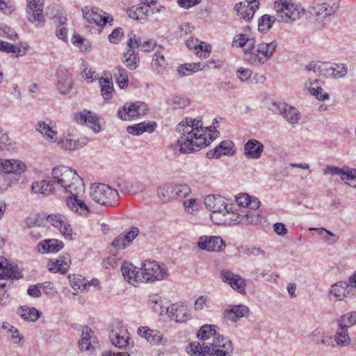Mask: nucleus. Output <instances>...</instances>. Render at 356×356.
Returning <instances> with one entry per match:
<instances>
[{"instance_id": "nucleus-8", "label": "nucleus", "mask_w": 356, "mask_h": 356, "mask_svg": "<svg viewBox=\"0 0 356 356\" xmlns=\"http://www.w3.org/2000/svg\"><path fill=\"white\" fill-rule=\"evenodd\" d=\"M276 47L275 41L260 43L257 45L256 53L250 54L246 60L254 66L263 65L270 59Z\"/></svg>"}, {"instance_id": "nucleus-52", "label": "nucleus", "mask_w": 356, "mask_h": 356, "mask_svg": "<svg viewBox=\"0 0 356 356\" xmlns=\"http://www.w3.org/2000/svg\"><path fill=\"white\" fill-rule=\"evenodd\" d=\"M152 67L158 74H162L167 65L164 56L161 52H156L152 59Z\"/></svg>"}, {"instance_id": "nucleus-51", "label": "nucleus", "mask_w": 356, "mask_h": 356, "mask_svg": "<svg viewBox=\"0 0 356 356\" xmlns=\"http://www.w3.org/2000/svg\"><path fill=\"white\" fill-rule=\"evenodd\" d=\"M139 58L135 49H127V51L124 54V63L126 66L130 70H135L138 67Z\"/></svg>"}, {"instance_id": "nucleus-63", "label": "nucleus", "mask_w": 356, "mask_h": 356, "mask_svg": "<svg viewBox=\"0 0 356 356\" xmlns=\"http://www.w3.org/2000/svg\"><path fill=\"white\" fill-rule=\"evenodd\" d=\"M139 234V229L136 227H131L129 231L122 233L124 239L129 245Z\"/></svg>"}, {"instance_id": "nucleus-38", "label": "nucleus", "mask_w": 356, "mask_h": 356, "mask_svg": "<svg viewBox=\"0 0 356 356\" xmlns=\"http://www.w3.org/2000/svg\"><path fill=\"white\" fill-rule=\"evenodd\" d=\"M305 89L316 99L323 101L329 99V95L326 92L323 93V89L320 85L319 81L316 79H309L305 84Z\"/></svg>"}, {"instance_id": "nucleus-17", "label": "nucleus", "mask_w": 356, "mask_h": 356, "mask_svg": "<svg viewBox=\"0 0 356 356\" xmlns=\"http://www.w3.org/2000/svg\"><path fill=\"white\" fill-rule=\"evenodd\" d=\"M138 334L145 338L147 341L153 346H163L167 342V339L163 337L161 332L150 329L147 326H141L137 330Z\"/></svg>"}, {"instance_id": "nucleus-48", "label": "nucleus", "mask_w": 356, "mask_h": 356, "mask_svg": "<svg viewBox=\"0 0 356 356\" xmlns=\"http://www.w3.org/2000/svg\"><path fill=\"white\" fill-rule=\"evenodd\" d=\"M158 195L159 199L167 202L174 198V184H165L158 188Z\"/></svg>"}, {"instance_id": "nucleus-6", "label": "nucleus", "mask_w": 356, "mask_h": 356, "mask_svg": "<svg viewBox=\"0 0 356 356\" xmlns=\"http://www.w3.org/2000/svg\"><path fill=\"white\" fill-rule=\"evenodd\" d=\"M340 0H316L309 10L312 22H322L325 17L335 13L339 8Z\"/></svg>"}, {"instance_id": "nucleus-47", "label": "nucleus", "mask_w": 356, "mask_h": 356, "mask_svg": "<svg viewBox=\"0 0 356 356\" xmlns=\"http://www.w3.org/2000/svg\"><path fill=\"white\" fill-rule=\"evenodd\" d=\"M17 314L24 321L34 322L40 316L39 312L35 307H21L17 310Z\"/></svg>"}, {"instance_id": "nucleus-14", "label": "nucleus", "mask_w": 356, "mask_h": 356, "mask_svg": "<svg viewBox=\"0 0 356 356\" xmlns=\"http://www.w3.org/2000/svg\"><path fill=\"white\" fill-rule=\"evenodd\" d=\"M26 17L31 23L37 27L44 26L45 18L43 15V5L40 3V0L27 1Z\"/></svg>"}, {"instance_id": "nucleus-12", "label": "nucleus", "mask_w": 356, "mask_h": 356, "mask_svg": "<svg viewBox=\"0 0 356 356\" xmlns=\"http://www.w3.org/2000/svg\"><path fill=\"white\" fill-rule=\"evenodd\" d=\"M147 110V106L145 103H127L119 108L118 116L123 120H131L144 115Z\"/></svg>"}, {"instance_id": "nucleus-49", "label": "nucleus", "mask_w": 356, "mask_h": 356, "mask_svg": "<svg viewBox=\"0 0 356 356\" xmlns=\"http://www.w3.org/2000/svg\"><path fill=\"white\" fill-rule=\"evenodd\" d=\"M99 83L103 98L104 99H110L112 97V93L114 90L112 79L101 78Z\"/></svg>"}, {"instance_id": "nucleus-18", "label": "nucleus", "mask_w": 356, "mask_h": 356, "mask_svg": "<svg viewBox=\"0 0 356 356\" xmlns=\"http://www.w3.org/2000/svg\"><path fill=\"white\" fill-rule=\"evenodd\" d=\"M197 246L201 250L209 252H220L222 248L225 247V244L222 238L220 236H203L199 238Z\"/></svg>"}, {"instance_id": "nucleus-41", "label": "nucleus", "mask_w": 356, "mask_h": 356, "mask_svg": "<svg viewBox=\"0 0 356 356\" xmlns=\"http://www.w3.org/2000/svg\"><path fill=\"white\" fill-rule=\"evenodd\" d=\"M149 7L143 2L139 6H133L127 10L129 17L139 20L145 19L149 15Z\"/></svg>"}, {"instance_id": "nucleus-27", "label": "nucleus", "mask_w": 356, "mask_h": 356, "mask_svg": "<svg viewBox=\"0 0 356 356\" xmlns=\"http://www.w3.org/2000/svg\"><path fill=\"white\" fill-rule=\"evenodd\" d=\"M234 144L231 140H224L221 142L213 149L207 153V156L209 159H219L222 155H233Z\"/></svg>"}, {"instance_id": "nucleus-53", "label": "nucleus", "mask_w": 356, "mask_h": 356, "mask_svg": "<svg viewBox=\"0 0 356 356\" xmlns=\"http://www.w3.org/2000/svg\"><path fill=\"white\" fill-rule=\"evenodd\" d=\"M113 76L119 88L124 89L128 86V75L125 69L119 67L114 70Z\"/></svg>"}, {"instance_id": "nucleus-42", "label": "nucleus", "mask_w": 356, "mask_h": 356, "mask_svg": "<svg viewBox=\"0 0 356 356\" xmlns=\"http://www.w3.org/2000/svg\"><path fill=\"white\" fill-rule=\"evenodd\" d=\"M31 189L35 193L48 196L54 192V185L52 181L42 180L33 182Z\"/></svg>"}, {"instance_id": "nucleus-30", "label": "nucleus", "mask_w": 356, "mask_h": 356, "mask_svg": "<svg viewBox=\"0 0 356 356\" xmlns=\"http://www.w3.org/2000/svg\"><path fill=\"white\" fill-rule=\"evenodd\" d=\"M26 170V165L18 160L0 159V171L19 175Z\"/></svg>"}, {"instance_id": "nucleus-56", "label": "nucleus", "mask_w": 356, "mask_h": 356, "mask_svg": "<svg viewBox=\"0 0 356 356\" xmlns=\"http://www.w3.org/2000/svg\"><path fill=\"white\" fill-rule=\"evenodd\" d=\"M337 324L344 325L348 329L356 324V311L340 316L337 320Z\"/></svg>"}, {"instance_id": "nucleus-7", "label": "nucleus", "mask_w": 356, "mask_h": 356, "mask_svg": "<svg viewBox=\"0 0 356 356\" xmlns=\"http://www.w3.org/2000/svg\"><path fill=\"white\" fill-rule=\"evenodd\" d=\"M143 279L145 282H153L165 279L168 275V268L164 264H159L154 260H145L140 268Z\"/></svg>"}, {"instance_id": "nucleus-4", "label": "nucleus", "mask_w": 356, "mask_h": 356, "mask_svg": "<svg viewBox=\"0 0 356 356\" xmlns=\"http://www.w3.org/2000/svg\"><path fill=\"white\" fill-rule=\"evenodd\" d=\"M276 19L279 22L291 23L299 19L305 14V9L295 4L291 0L275 1Z\"/></svg>"}, {"instance_id": "nucleus-3", "label": "nucleus", "mask_w": 356, "mask_h": 356, "mask_svg": "<svg viewBox=\"0 0 356 356\" xmlns=\"http://www.w3.org/2000/svg\"><path fill=\"white\" fill-rule=\"evenodd\" d=\"M52 182L63 188L72 195L81 194L85 191L83 179L71 168L60 165L52 170Z\"/></svg>"}, {"instance_id": "nucleus-34", "label": "nucleus", "mask_w": 356, "mask_h": 356, "mask_svg": "<svg viewBox=\"0 0 356 356\" xmlns=\"http://www.w3.org/2000/svg\"><path fill=\"white\" fill-rule=\"evenodd\" d=\"M64 245L61 241L58 239H45L38 243L37 248L39 252L56 253L63 248Z\"/></svg>"}, {"instance_id": "nucleus-45", "label": "nucleus", "mask_w": 356, "mask_h": 356, "mask_svg": "<svg viewBox=\"0 0 356 356\" xmlns=\"http://www.w3.org/2000/svg\"><path fill=\"white\" fill-rule=\"evenodd\" d=\"M121 191L135 194L143 192L145 189V185L140 181H129L122 180L119 184Z\"/></svg>"}, {"instance_id": "nucleus-44", "label": "nucleus", "mask_w": 356, "mask_h": 356, "mask_svg": "<svg viewBox=\"0 0 356 356\" xmlns=\"http://www.w3.org/2000/svg\"><path fill=\"white\" fill-rule=\"evenodd\" d=\"M209 63H214V60H209L207 65L202 63H185L177 69V74L180 76H188L191 73L195 72L198 70L204 69L206 66H209Z\"/></svg>"}, {"instance_id": "nucleus-22", "label": "nucleus", "mask_w": 356, "mask_h": 356, "mask_svg": "<svg viewBox=\"0 0 356 356\" xmlns=\"http://www.w3.org/2000/svg\"><path fill=\"white\" fill-rule=\"evenodd\" d=\"M168 316L176 322L184 323L191 318L188 309L182 304H172L166 309Z\"/></svg>"}, {"instance_id": "nucleus-2", "label": "nucleus", "mask_w": 356, "mask_h": 356, "mask_svg": "<svg viewBox=\"0 0 356 356\" xmlns=\"http://www.w3.org/2000/svg\"><path fill=\"white\" fill-rule=\"evenodd\" d=\"M233 351L232 341L220 334L211 343H191L187 346V352L197 356H232Z\"/></svg>"}, {"instance_id": "nucleus-5", "label": "nucleus", "mask_w": 356, "mask_h": 356, "mask_svg": "<svg viewBox=\"0 0 356 356\" xmlns=\"http://www.w3.org/2000/svg\"><path fill=\"white\" fill-rule=\"evenodd\" d=\"M90 195L95 202L102 205L115 207L119 204L118 192L104 184H92L90 188Z\"/></svg>"}, {"instance_id": "nucleus-40", "label": "nucleus", "mask_w": 356, "mask_h": 356, "mask_svg": "<svg viewBox=\"0 0 356 356\" xmlns=\"http://www.w3.org/2000/svg\"><path fill=\"white\" fill-rule=\"evenodd\" d=\"M92 333V332L89 327H83L81 334V341L79 343V348L81 351H89L95 348L92 343L96 341L97 338L93 337L91 334Z\"/></svg>"}, {"instance_id": "nucleus-9", "label": "nucleus", "mask_w": 356, "mask_h": 356, "mask_svg": "<svg viewBox=\"0 0 356 356\" xmlns=\"http://www.w3.org/2000/svg\"><path fill=\"white\" fill-rule=\"evenodd\" d=\"M204 204L207 209L212 212L210 216L211 220L216 224L222 216L226 213V204L225 199L218 195H209L204 197Z\"/></svg>"}, {"instance_id": "nucleus-59", "label": "nucleus", "mask_w": 356, "mask_h": 356, "mask_svg": "<svg viewBox=\"0 0 356 356\" xmlns=\"http://www.w3.org/2000/svg\"><path fill=\"white\" fill-rule=\"evenodd\" d=\"M2 328L7 330V332L11 334V338L13 339L15 344L19 345L21 343L23 337L19 335L17 328L7 322L3 323Z\"/></svg>"}, {"instance_id": "nucleus-21", "label": "nucleus", "mask_w": 356, "mask_h": 356, "mask_svg": "<svg viewBox=\"0 0 356 356\" xmlns=\"http://www.w3.org/2000/svg\"><path fill=\"white\" fill-rule=\"evenodd\" d=\"M76 121L81 124H86L95 133L99 132L101 126L99 122V118L91 111H83L75 115Z\"/></svg>"}, {"instance_id": "nucleus-26", "label": "nucleus", "mask_w": 356, "mask_h": 356, "mask_svg": "<svg viewBox=\"0 0 356 356\" xmlns=\"http://www.w3.org/2000/svg\"><path fill=\"white\" fill-rule=\"evenodd\" d=\"M264 146L259 140L252 138L244 145V155L249 159H259L264 152Z\"/></svg>"}, {"instance_id": "nucleus-61", "label": "nucleus", "mask_w": 356, "mask_h": 356, "mask_svg": "<svg viewBox=\"0 0 356 356\" xmlns=\"http://www.w3.org/2000/svg\"><path fill=\"white\" fill-rule=\"evenodd\" d=\"M191 188L187 184H174V198H184L191 193Z\"/></svg>"}, {"instance_id": "nucleus-28", "label": "nucleus", "mask_w": 356, "mask_h": 356, "mask_svg": "<svg viewBox=\"0 0 356 356\" xmlns=\"http://www.w3.org/2000/svg\"><path fill=\"white\" fill-rule=\"evenodd\" d=\"M244 211L235 212L232 209V205H227L226 213H222V216L216 220V225H226L231 223H243Z\"/></svg>"}, {"instance_id": "nucleus-32", "label": "nucleus", "mask_w": 356, "mask_h": 356, "mask_svg": "<svg viewBox=\"0 0 356 356\" xmlns=\"http://www.w3.org/2000/svg\"><path fill=\"white\" fill-rule=\"evenodd\" d=\"M309 339L314 344H321L330 347L333 346V344L331 343L332 336L327 335L325 330L321 327H318L314 330L309 335Z\"/></svg>"}, {"instance_id": "nucleus-43", "label": "nucleus", "mask_w": 356, "mask_h": 356, "mask_svg": "<svg viewBox=\"0 0 356 356\" xmlns=\"http://www.w3.org/2000/svg\"><path fill=\"white\" fill-rule=\"evenodd\" d=\"M237 204L242 207H250L253 210L260 206V201L257 197H251L247 193H241L235 197Z\"/></svg>"}, {"instance_id": "nucleus-16", "label": "nucleus", "mask_w": 356, "mask_h": 356, "mask_svg": "<svg viewBox=\"0 0 356 356\" xmlns=\"http://www.w3.org/2000/svg\"><path fill=\"white\" fill-rule=\"evenodd\" d=\"M52 226L59 230L60 234L67 240H72V229L67 218L60 214H51L47 218Z\"/></svg>"}, {"instance_id": "nucleus-1", "label": "nucleus", "mask_w": 356, "mask_h": 356, "mask_svg": "<svg viewBox=\"0 0 356 356\" xmlns=\"http://www.w3.org/2000/svg\"><path fill=\"white\" fill-rule=\"evenodd\" d=\"M177 131L181 136L171 147L181 154L199 151L209 145L218 134L215 127H203L200 120L188 118L177 125Z\"/></svg>"}, {"instance_id": "nucleus-50", "label": "nucleus", "mask_w": 356, "mask_h": 356, "mask_svg": "<svg viewBox=\"0 0 356 356\" xmlns=\"http://www.w3.org/2000/svg\"><path fill=\"white\" fill-rule=\"evenodd\" d=\"M54 22L58 24L56 34V36L65 40L67 38V30L65 27L67 17L65 16H55Z\"/></svg>"}, {"instance_id": "nucleus-29", "label": "nucleus", "mask_w": 356, "mask_h": 356, "mask_svg": "<svg viewBox=\"0 0 356 356\" xmlns=\"http://www.w3.org/2000/svg\"><path fill=\"white\" fill-rule=\"evenodd\" d=\"M121 271L124 279L131 285L138 286L140 282L138 276L139 269L131 263H124L121 266Z\"/></svg>"}, {"instance_id": "nucleus-33", "label": "nucleus", "mask_w": 356, "mask_h": 356, "mask_svg": "<svg viewBox=\"0 0 356 356\" xmlns=\"http://www.w3.org/2000/svg\"><path fill=\"white\" fill-rule=\"evenodd\" d=\"M279 113L289 123H297L300 117L299 111L293 106L286 103H282L278 106Z\"/></svg>"}, {"instance_id": "nucleus-19", "label": "nucleus", "mask_w": 356, "mask_h": 356, "mask_svg": "<svg viewBox=\"0 0 356 356\" xmlns=\"http://www.w3.org/2000/svg\"><path fill=\"white\" fill-rule=\"evenodd\" d=\"M220 277L225 282L228 283L234 290L240 293H245L246 282L241 276L234 274L228 270H222L220 272Z\"/></svg>"}, {"instance_id": "nucleus-39", "label": "nucleus", "mask_w": 356, "mask_h": 356, "mask_svg": "<svg viewBox=\"0 0 356 356\" xmlns=\"http://www.w3.org/2000/svg\"><path fill=\"white\" fill-rule=\"evenodd\" d=\"M156 127V123L154 122H143L134 125L128 126L127 131L134 136H139L145 132L152 133Z\"/></svg>"}, {"instance_id": "nucleus-55", "label": "nucleus", "mask_w": 356, "mask_h": 356, "mask_svg": "<svg viewBox=\"0 0 356 356\" xmlns=\"http://www.w3.org/2000/svg\"><path fill=\"white\" fill-rule=\"evenodd\" d=\"M277 20L276 15L270 16L269 15H264L260 17L258 22V30L260 32L266 33L271 27L275 21Z\"/></svg>"}, {"instance_id": "nucleus-36", "label": "nucleus", "mask_w": 356, "mask_h": 356, "mask_svg": "<svg viewBox=\"0 0 356 356\" xmlns=\"http://www.w3.org/2000/svg\"><path fill=\"white\" fill-rule=\"evenodd\" d=\"M79 195H72V196L67 197L66 199L67 205L72 211L78 212L82 216H87L90 213L89 207L82 200L78 198Z\"/></svg>"}, {"instance_id": "nucleus-58", "label": "nucleus", "mask_w": 356, "mask_h": 356, "mask_svg": "<svg viewBox=\"0 0 356 356\" xmlns=\"http://www.w3.org/2000/svg\"><path fill=\"white\" fill-rule=\"evenodd\" d=\"M189 99L184 96L176 95L168 100V104L173 108H182L189 104Z\"/></svg>"}, {"instance_id": "nucleus-57", "label": "nucleus", "mask_w": 356, "mask_h": 356, "mask_svg": "<svg viewBox=\"0 0 356 356\" xmlns=\"http://www.w3.org/2000/svg\"><path fill=\"white\" fill-rule=\"evenodd\" d=\"M264 220V216L254 211H244L243 223L257 225L261 224Z\"/></svg>"}, {"instance_id": "nucleus-13", "label": "nucleus", "mask_w": 356, "mask_h": 356, "mask_svg": "<svg viewBox=\"0 0 356 356\" xmlns=\"http://www.w3.org/2000/svg\"><path fill=\"white\" fill-rule=\"evenodd\" d=\"M81 11L83 19L90 24L103 27L109 22V15L97 7L84 6Z\"/></svg>"}, {"instance_id": "nucleus-11", "label": "nucleus", "mask_w": 356, "mask_h": 356, "mask_svg": "<svg viewBox=\"0 0 356 356\" xmlns=\"http://www.w3.org/2000/svg\"><path fill=\"white\" fill-rule=\"evenodd\" d=\"M88 143V139L84 136L74 134H64L57 142L59 148L65 150H75L84 147Z\"/></svg>"}, {"instance_id": "nucleus-54", "label": "nucleus", "mask_w": 356, "mask_h": 356, "mask_svg": "<svg viewBox=\"0 0 356 356\" xmlns=\"http://www.w3.org/2000/svg\"><path fill=\"white\" fill-rule=\"evenodd\" d=\"M68 279L74 290L83 291L87 289V282L81 275H69Z\"/></svg>"}, {"instance_id": "nucleus-37", "label": "nucleus", "mask_w": 356, "mask_h": 356, "mask_svg": "<svg viewBox=\"0 0 356 356\" xmlns=\"http://www.w3.org/2000/svg\"><path fill=\"white\" fill-rule=\"evenodd\" d=\"M259 8L249 5L247 3L239 2L237 3L234 8V10L241 18L245 19L247 22L250 21Z\"/></svg>"}, {"instance_id": "nucleus-31", "label": "nucleus", "mask_w": 356, "mask_h": 356, "mask_svg": "<svg viewBox=\"0 0 356 356\" xmlns=\"http://www.w3.org/2000/svg\"><path fill=\"white\" fill-rule=\"evenodd\" d=\"M19 277L17 266L10 263L6 258L0 257V278L17 279Z\"/></svg>"}, {"instance_id": "nucleus-20", "label": "nucleus", "mask_w": 356, "mask_h": 356, "mask_svg": "<svg viewBox=\"0 0 356 356\" xmlns=\"http://www.w3.org/2000/svg\"><path fill=\"white\" fill-rule=\"evenodd\" d=\"M355 288L353 284L341 281L334 284L331 286L330 293L333 295L337 299L343 300L345 298H350L353 296V290Z\"/></svg>"}, {"instance_id": "nucleus-46", "label": "nucleus", "mask_w": 356, "mask_h": 356, "mask_svg": "<svg viewBox=\"0 0 356 356\" xmlns=\"http://www.w3.org/2000/svg\"><path fill=\"white\" fill-rule=\"evenodd\" d=\"M220 335L217 333V326L215 325L204 324L197 332V337L202 341L209 339L211 337L216 338Z\"/></svg>"}, {"instance_id": "nucleus-25", "label": "nucleus", "mask_w": 356, "mask_h": 356, "mask_svg": "<svg viewBox=\"0 0 356 356\" xmlns=\"http://www.w3.org/2000/svg\"><path fill=\"white\" fill-rule=\"evenodd\" d=\"M36 131L40 133L44 138L51 142H55L57 138V130L56 123L47 120L45 122L39 121L35 126Z\"/></svg>"}, {"instance_id": "nucleus-60", "label": "nucleus", "mask_w": 356, "mask_h": 356, "mask_svg": "<svg viewBox=\"0 0 356 356\" xmlns=\"http://www.w3.org/2000/svg\"><path fill=\"white\" fill-rule=\"evenodd\" d=\"M0 51L6 53H15L17 54V56H23L26 53V49L22 51V50L19 47L1 40Z\"/></svg>"}, {"instance_id": "nucleus-15", "label": "nucleus", "mask_w": 356, "mask_h": 356, "mask_svg": "<svg viewBox=\"0 0 356 356\" xmlns=\"http://www.w3.org/2000/svg\"><path fill=\"white\" fill-rule=\"evenodd\" d=\"M56 87L59 93L65 95L70 92L73 86V79L69 70L59 66L56 72Z\"/></svg>"}, {"instance_id": "nucleus-35", "label": "nucleus", "mask_w": 356, "mask_h": 356, "mask_svg": "<svg viewBox=\"0 0 356 356\" xmlns=\"http://www.w3.org/2000/svg\"><path fill=\"white\" fill-rule=\"evenodd\" d=\"M248 308L243 305L229 306L224 312V317L236 322L238 318L248 314Z\"/></svg>"}, {"instance_id": "nucleus-10", "label": "nucleus", "mask_w": 356, "mask_h": 356, "mask_svg": "<svg viewBox=\"0 0 356 356\" xmlns=\"http://www.w3.org/2000/svg\"><path fill=\"white\" fill-rule=\"evenodd\" d=\"M109 338L112 344L120 349L129 350L134 346L129 333L122 325L119 324L111 330Z\"/></svg>"}, {"instance_id": "nucleus-64", "label": "nucleus", "mask_w": 356, "mask_h": 356, "mask_svg": "<svg viewBox=\"0 0 356 356\" xmlns=\"http://www.w3.org/2000/svg\"><path fill=\"white\" fill-rule=\"evenodd\" d=\"M346 74L347 69L343 65L341 64L332 66L331 72L332 77L339 79L344 76Z\"/></svg>"}, {"instance_id": "nucleus-23", "label": "nucleus", "mask_w": 356, "mask_h": 356, "mask_svg": "<svg viewBox=\"0 0 356 356\" xmlns=\"http://www.w3.org/2000/svg\"><path fill=\"white\" fill-rule=\"evenodd\" d=\"M71 259L68 254H65L58 257L57 259H51L47 263V267L49 271L52 273H60L65 274L67 272Z\"/></svg>"}, {"instance_id": "nucleus-62", "label": "nucleus", "mask_w": 356, "mask_h": 356, "mask_svg": "<svg viewBox=\"0 0 356 356\" xmlns=\"http://www.w3.org/2000/svg\"><path fill=\"white\" fill-rule=\"evenodd\" d=\"M243 253L249 257H264L265 256V251L262 250L261 248L257 246L246 248L244 250Z\"/></svg>"}, {"instance_id": "nucleus-24", "label": "nucleus", "mask_w": 356, "mask_h": 356, "mask_svg": "<svg viewBox=\"0 0 356 356\" xmlns=\"http://www.w3.org/2000/svg\"><path fill=\"white\" fill-rule=\"evenodd\" d=\"M351 341L350 337L348 334V328L337 324V328L334 336H332L331 346L332 348H343L350 345Z\"/></svg>"}]
</instances>
